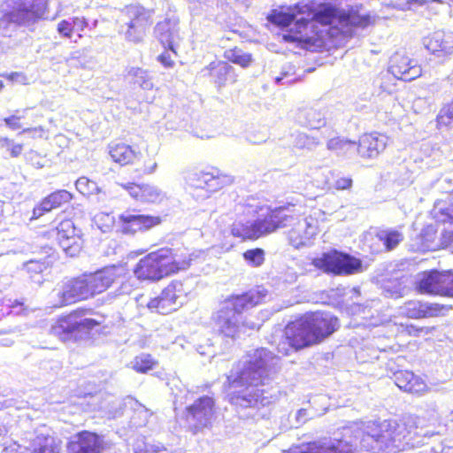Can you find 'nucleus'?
<instances>
[{"label":"nucleus","mask_w":453,"mask_h":453,"mask_svg":"<svg viewBox=\"0 0 453 453\" xmlns=\"http://www.w3.org/2000/svg\"><path fill=\"white\" fill-rule=\"evenodd\" d=\"M280 358L265 348L257 349L231 371L227 380L235 389L231 403L242 408H255L270 404L272 395L265 387L279 371Z\"/></svg>","instance_id":"1"},{"label":"nucleus","mask_w":453,"mask_h":453,"mask_svg":"<svg viewBox=\"0 0 453 453\" xmlns=\"http://www.w3.org/2000/svg\"><path fill=\"white\" fill-rule=\"evenodd\" d=\"M287 226H291L288 237L296 249L308 246L318 233L317 219L297 213L294 205L270 209L264 218L253 221L235 222L232 225L231 233L242 239H257Z\"/></svg>","instance_id":"2"},{"label":"nucleus","mask_w":453,"mask_h":453,"mask_svg":"<svg viewBox=\"0 0 453 453\" xmlns=\"http://www.w3.org/2000/svg\"><path fill=\"white\" fill-rule=\"evenodd\" d=\"M339 327L338 319L329 312L306 313L290 322L285 328L282 340L277 346L278 353L288 356L331 335Z\"/></svg>","instance_id":"3"},{"label":"nucleus","mask_w":453,"mask_h":453,"mask_svg":"<svg viewBox=\"0 0 453 453\" xmlns=\"http://www.w3.org/2000/svg\"><path fill=\"white\" fill-rule=\"evenodd\" d=\"M119 269L106 267L94 273H85L58 284L50 294L52 307L60 308L105 291L119 279Z\"/></svg>","instance_id":"4"},{"label":"nucleus","mask_w":453,"mask_h":453,"mask_svg":"<svg viewBox=\"0 0 453 453\" xmlns=\"http://www.w3.org/2000/svg\"><path fill=\"white\" fill-rule=\"evenodd\" d=\"M45 10V0H5L0 6V35H11L17 27L34 26Z\"/></svg>","instance_id":"5"},{"label":"nucleus","mask_w":453,"mask_h":453,"mask_svg":"<svg viewBox=\"0 0 453 453\" xmlns=\"http://www.w3.org/2000/svg\"><path fill=\"white\" fill-rule=\"evenodd\" d=\"M404 427L395 420H384L368 426L360 444L373 453H399L405 449Z\"/></svg>","instance_id":"6"},{"label":"nucleus","mask_w":453,"mask_h":453,"mask_svg":"<svg viewBox=\"0 0 453 453\" xmlns=\"http://www.w3.org/2000/svg\"><path fill=\"white\" fill-rule=\"evenodd\" d=\"M337 11L335 8L325 5L318 12L311 10L307 4H297L288 8V12H273L269 20L281 27H290V31H296L302 34L309 22L316 19L326 25L332 24L336 18Z\"/></svg>","instance_id":"7"},{"label":"nucleus","mask_w":453,"mask_h":453,"mask_svg":"<svg viewBox=\"0 0 453 453\" xmlns=\"http://www.w3.org/2000/svg\"><path fill=\"white\" fill-rule=\"evenodd\" d=\"M188 266V262L175 261L170 250L160 249L141 258L134 269V273L138 280L157 281Z\"/></svg>","instance_id":"8"},{"label":"nucleus","mask_w":453,"mask_h":453,"mask_svg":"<svg viewBox=\"0 0 453 453\" xmlns=\"http://www.w3.org/2000/svg\"><path fill=\"white\" fill-rule=\"evenodd\" d=\"M312 265L326 273L335 275H349L363 271V264L359 258L335 250L314 258Z\"/></svg>","instance_id":"9"},{"label":"nucleus","mask_w":453,"mask_h":453,"mask_svg":"<svg viewBox=\"0 0 453 453\" xmlns=\"http://www.w3.org/2000/svg\"><path fill=\"white\" fill-rule=\"evenodd\" d=\"M152 12L141 5H129L121 11L120 21L125 38L133 42L142 41L147 28L152 24Z\"/></svg>","instance_id":"10"},{"label":"nucleus","mask_w":453,"mask_h":453,"mask_svg":"<svg viewBox=\"0 0 453 453\" xmlns=\"http://www.w3.org/2000/svg\"><path fill=\"white\" fill-rule=\"evenodd\" d=\"M87 311H74L69 315L62 317L51 326L50 334L58 337L61 341L76 340L79 334L87 333L100 324L99 321L90 318H85Z\"/></svg>","instance_id":"11"},{"label":"nucleus","mask_w":453,"mask_h":453,"mask_svg":"<svg viewBox=\"0 0 453 453\" xmlns=\"http://www.w3.org/2000/svg\"><path fill=\"white\" fill-rule=\"evenodd\" d=\"M415 284L421 294L453 297V271H425L417 275Z\"/></svg>","instance_id":"12"},{"label":"nucleus","mask_w":453,"mask_h":453,"mask_svg":"<svg viewBox=\"0 0 453 453\" xmlns=\"http://www.w3.org/2000/svg\"><path fill=\"white\" fill-rule=\"evenodd\" d=\"M215 414L214 399L208 395L197 398L186 408V420L189 427L195 431L211 426Z\"/></svg>","instance_id":"13"},{"label":"nucleus","mask_w":453,"mask_h":453,"mask_svg":"<svg viewBox=\"0 0 453 453\" xmlns=\"http://www.w3.org/2000/svg\"><path fill=\"white\" fill-rule=\"evenodd\" d=\"M213 320L217 331L224 337L230 339L238 337L247 326L244 322L241 321V317L227 310V306L221 304L219 310L214 314ZM248 327L254 329L255 324L251 323Z\"/></svg>","instance_id":"14"},{"label":"nucleus","mask_w":453,"mask_h":453,"mask_svg":"<svg viewBox=\"0 0 453 453\" xmlns=\"http://www.w3.org/2000/svg\"><path fill=\"white\" fill-rule=\"evenodd\" d=\"M80 230H77L71 219L62 220L58 226L52 230V234L63 250L70 257L75 256L81 249L82 241L80 236Z\"/></svg>","instance_id":"15"},{"label":"nucleus","mask_w":453,"mask_h":453,"mask_svg":"<svg viewBox=\"0 0 453 453\" xmlns=\"http://www.w3.org/2000/svg\"><path fill=\"white\" fill-rule=\"evenodd\" d=\"M389 73L398 80L411 81L421 75L422 69L416 60L411 59L404 54L395 52L390 58L388 73L384 76L388 77Z\"/></svg>","instance_id":"16"},{"label":"nucleus","mask_w":453,"mask_h":453,"mask_svg":"<svg viewBox=\"0 0 453 453\" xmlns=\"http://www.w3.org/2000/svg\"><path fill=\"white\" fill-rule=\"evenodd\" d=\"M119 220L121 224V231L126 234L147 231L161 223L160 217L140 214L134 210L124 211L119 216Z\"/></svg>","instance_id":"17"},{"label":"nucleus","mask_w":453,"mask_h":453,"mask_svg":"<svg viewBox=\"0 0 453 453\" xmlns=\"http://www.w3.org/2000/svg\"><path fill=\"white\" fill-rule=\"evenodd\" d=\"M155 36L164 46L174 55L180 42L179 20L176 18H165L157 23L154 28Z\"/></svg>","instance_id":"18"},{"label":"nucleus","mask_w":453,"mask_h":453,"mask_svg":"<svg viewBox=\"0 0 453 453\" xmlns=\"http://www.w3.org/2000/svg\"><path fill=\"white\" fill-rule=\"evenodd\" d=\"M265 296V289H251L241 295H233L227 297L221 303V305L227 306V310L241 317L242 312L259 304Z\"/></svg>","instance_id":"19"},{"label":"nucleus","mask_w":453,"mask_h":453,"mask_svg":"<svg viewBox=\"0 0 453 453\" xmlns=\"http://www.w3.org/2000/svg\"><path fill=\"white\" fill-rule=\"evenodd\" d=\"M231 182L226 175H219L218 173L195 171L187 176V183L194 188L205 189L207 192H215Z\"/></svg>","instance_id":"20"},{"label":"nucleus","mask_w":453,"mask_h":453,"mask_svg":"<svg viewBox=\"0 0 453 453\" xmlns=\"http://www.w3.org/2000/svg\"><path fill=\"white\" fill-rule=\"evenodd\" d=\"M451 309V305L412 300L404 303L402 307V313L408 318L421 319L444 315Z\"/></svg>","instance_id":"21"},{"label":"nucleus","mask_w":453,"mask_h":453,"mask_svg":"<svg viewBox=\"0 0 453 453\" xmlns=\"http://www.w3.org/2000/svg\"><path fill=\"white\" fill-rule=\"evenodd\" d=\"M119 185L127 191L132 198L142 203H161L166 197L165 193L154 185L134 182L120 183Z\"/></svg>","instance_id":"22"},{"label":"nucleus","mask_w":453,"mask_h":453,"mask_svg":"<svg viewBox=\"0 0 453 453\" xmlns=\"http://www.w3.org/2000/svg\"><path fill=\"white\" fill-rule=\"evenodd\" d=\"M424 46L431 53L447 56L453 53V33L438 30L426 36L423 40Z\"/></svg>","instance_id":"23"},{"label":"nucleus","mask_w":453,"mask_h":453,"mask_svg":"<svg viewBox=\"0 0 453 453\" xmlns=\"http://www.w3.org/2000/svg\"><path fill=\"white\" fill-rule=\"evenodd\" d=\"M203 77H210L211 81L219 88L226 86L235 81L234 68L225 61H213L200 72Z\"/></svg>","instance_id":"24"},{"label":"nucleus","mask_w":453,"mask_h":453,"mask_svg":"<svg viewBox=\"0 0 453 453\" xmlns=\"http://www.w3.org/2000/svg\"><path fill=\"white\" fill-rule=\"evenodd\" d=\"M388 140V137L382 134H365L360 137L357 151L362 157H376L385 150Z\"/></svg>","instance_id":"25"},{"label":"nucleus","mask_w":453,"mask_h":453,"mask_svg":"<svg viewBox=\"0 0 453 453\" xmlns=\"http://www.w3.org/2000/svg\"><path fill=\"white\" fill-rule=\"evenodd\" d=\"M102 440L100 437L88 431H83L77 435L76 441H72L68 445L69 453H101Z\"/></svg>","instance_id":"26"},{"label":"nucleus","mask_w":453,"mask_h":453,"mask_svg":"<svg viewBox=\"0 0 453 453\" xmlns=\"http://www.w3.org/2000/svg\"><path fill=\"white\" fill-rule=\"evenodd\" d=\"M394 376L396 386L407 393L422 395L428 389L425 380L411 371H398Z\"/></svg>","instance_id":"27"},{"label":"nucleus","mask_w":453,"mask_h":453,"mask_svg":"<svg viewBox=\"0 0 453 453\" xmlns=\"http://www.w3.org/2000/svg\"><path fill=\"white\" fill-rule=\"evenodd\" d=\"M334 130L326 127L321 131L324 140H327L326 148L328 150L335 152L338 156L351 157L357 151V143L353 141L334 136Z\"/></svg>","instance_id":"28"},{"label":"nucleus","mask_w":453,"mask_h":453,"mask_svg":"<svg viewBox=\"0 0 453 453\" xmlns=\"http://www.w3.org/2000/svg\"><path fill=\"white\" fill-rule=\"evenodd\" d=\"M72 198V194L65 189H60L50 194L40 204L34 208L32 219L40 218L44 213L61 206L63 203L70 202Z\"/></svg>","instance_id":"29"},{"label":"nucleus","mask_w":453,"mask_h":453,"mask_svg":"<svg viewBox=\"0 0 453 453\" xmlns=\"http://www.w3.org/2000/svg\"><path fill=\"white\" fill-rule=\"evenodd\" d=\"M352 447L347 442L337 441L329 444L317 443L292 449L290 453H352Z\"/></svg>","instance_id":"30"},{"label":"nucleus","mask_w":453,"mask_h":453,"mask_svg":"<svg viewBox=\"0 0 453 453\" xmlns=\"http://www.w3.org/2000/svg\"><path fill=\"white\" fill-rule=\"evenodd\" d=\"M32 453H60L61 441L50 436L38 434L31 442Z\"/></svg>","instance_id":"31"},{"label":"nucleus","mask_w":453,"mask_h":453,"mask_svg":"<svg viewBox=\"0 0 453 453\" xmlns=\"http://www.w3.org/2000/svg\"><path fill=\"white\" fill-rule=\"evenodd\" d=\"M298 120L302 125L311 129H319L320 127L326 128L324 114L313 108L305 109L300 111Z\"/></svg>","instance_id":"32"},{"label":"nucleus","mask_w":453,"mask_h":453,"mask_svg":"<svg viewBox=\"0 0 453 453\" xmlns=\"http://www.w3.org/2000/svg\"><path fill=\"white\" fill-rule=\"evenodd\" d=\"M109 148L112 160L121 165L132 163L137 155L131 146L124 143L111 145Z\"/></svg>","instance_id":"33"},{"label":"nucleus","mask_w":453,"mask_h":453,"mask_svg":"<svg viewBox=\"0 0 453 453\" xmlns=\"http://www.w3.org/2000/svg\"><path fill=\"white\" fill-rule=\"evenodd\" d=\"M130 83L137 85L142 89L150 90L153 88L152 78L147 70L139 67H131L127 75Z\"/></svg>","instance_id":"34"},{"label":"nucleus","mask_w":453,"mask_h":453,"mask_svg":"<svg viewBox=\"0 0 453 453\" xmlns=\"http://www.w3.org/2000/svg\"><path fill=\"white\" fill-rule=\"evenodd\" d=\"M437 220L443 224H449L441 233V243L443 245H453V205L442 210L441 215L437 216Z\"/></svg>","instance_id":"35"},{"label":"nucleus","mask_w":453,"mask_h":453,"mask_svg":"<svg viewBox=\"0 0 453 453\" xmlns=\"http://www.w3.org/2000/svg\"><path fill=\"white\" fill-rule=\"evenodd\" d=\"M161 294L178 308L186 301L183 284L178 280L171 282Z\"/></svg>","instance_id":"36"},{"label":"nucleus","mask_w":453,"mask_h":453,"mask_svg":"<svg viewBox=\"0 0 453 453\" xmlns=\"http://www.w3.org/2000/svg\"><path fill=\"white\" fill-rule=\"evenodd\" d=\"M321 134L319 136L311 135L306 133H297L294 135V146L297 149L314 150L322 142Z\"/></svg>","instance_id":"37"},{"label":"nucleus","mask_w":453,"mask_h":453,"mask_svg":"<svg viewBox=\"0 0 453 453\" xmlns=\"http://www.w3.org/2000/svg\"><path fill=\"white\" fill-rule=\"evenodd\" d=\"M378 239L383 242L386 250L390 251L396 248V246L403 242V234L395 229L380 230L377 234Z\"/></svg>","instance_id":"38"},{"label":"nucleus","mask_w":453,"mask_h":453,"mask_svg":"<svg viewBox=\"0 0 453 453\" xmlns=\"http://www.w3.org/2000/svg\"><path fill=\"white\" fill-rule=\"evenodd\" d=\"M147 306L150 311L160 314H168L178 309V307L172 303L169 299L162 294L159 296L151 299L148 303Z\"/></svg>","instance_id":"39"},{"label":"nucleus","mask_w":453,"mask_h":453,"mask_svg":"<svg viewBox=\"0 0 453 453\" xmlns=\"http://www.w3.org/2000/svg\"><path fill=\"white\" fill-rule=\"evenodd\" d=\"M225 58L236 65L247 67L252 61L250 54L243 52L242 50L234 48L225 51Z\"/></svg>","instance_id":"40"},{"label":"nucleus","mask_w":453,"mask_h":453,"mask_svg":"<svg viewBox=\"0 0 453 453\" xmlns=\"http://www.w3.org/2000/svg\"><path fill=\"white\" fill-rule=\"evenodd\" d=\"M436 126L438 128H453V100L440 110L436 117Z\"/></svg>","instance_id":"41"},{"label":"nucleus","mask_w":453,"mask_h":453,"mask_svg":"<svg viewBox=\"0 0 453 453\" xmlns=\"http://www.w3.org/2000/svg\"><path fill=\"white\" fill-rule=\"evenodd\" d=\"M76 189L83 196L98 195L101 193V188L94 180L88 179L85 176L80 177L75 182Z\"/></svg>","instance_id":"42"},{"label":"nucleus","mask_w":453,"mask_h":453,"mask_svg":"<svg viewBox=\"0 0 453 453\" xmlns=\"http://www.w3.org/2000/svg\"><path fill=\"white\" fill-rule=\"evenodd\" d=\"M132 367L138 372L145 373L150 370H152L156 365L150 355L141 354L134 357L132 361Z\"/></svg>","instance_id":"43"},{"label":"nucleus","mask_w":453,"mask_h":453,"mask_svg":"<svg viewBox=\"0 0 453 453\" xmlns=\"http://www.w3.org/2000/svg\"><path fill=\"white\" fill-rule=\"evenodd\" d=\"M242 256L245 262L252 267H259L265 262V250L260 248L248 250Z\"/></svg>","instance_id":"44"},{"label":"nucleus","mask_w":453,"mask_h":453,"mask_svg":"<svg viewBox=\"0 0 453 453\" xmlns=\"http://www.w3.org/2000/svg\"><path fill=\"white\" fill-rule=\"evenodd\" d=\"M0 150H4L12 157H18L23 151V145L7 137H0Z\"/></svg>","instance_id":"45"},{"label":"nucleus","mask_w":453,"mask_h":453,"mask_svg":"<svg viewBox=\"0 0 453 453\" xmlns=\"http://www.w3.org/2000/svg\"><path fill=\"white\" fill-rule=\"evenodd\" d=\"M348 22L356 27L365 28L371 23L369 15H351L349 17Z\"/></svg>","instance_id":"46"},{"label":"nucleus","mask_w":453,"mask_h":453,"mask_svg":"<svg viewBox=\"0 0 453 453\" xmlns=\"http://www.w3.org/2000/svg\"><path fill=\"white\" fill-rule=\"evenodd\" d=\"M151 415L149 410L142 408L135 411V416L133 417L132 422L136 426H146L148 418Z\"/></svg>","instance_id":"47"},{"label":"nucleus","mask_w":453,"mask_h":453,"mask_svg":"<svg viewBox=\"0 0 453 453\" xmlns=\"http://www.w3.org/2000/svg\"><path fill=\"white\" fill-rule=\"evenodd\" d=\"M58 33L65 38H72L73 28H72L71 19L61 20L57 27Z\"/></svg>","instance_id":"48"},{"label":"nucleus","mask_w":453,"mask_h":453,"mask_svg":"<svg viewBox=\"0 0 453 453\" xmlns=\"http://www.w3.org/2000/svg\"><path fill=\"white\" fill-rule=\"evenodd\" d=\"M353 180L349 176H337L333 187L337 190H348L352 187Z\"/></svg>","instance_id":"49"},{"label":"nucleus","mask_w":453,"mask_h":453,"mask_svg":"<svg viewBox=\"0 0 453 453\" xmlns=\"http://www.w3.org/2000/svg\"><path fill=\"white\" fill-rule=\"evenodd\" d=\"M73 32H82L88 27V21L83 17H73L71 19Z\"/></svg>","instance_id":"50"},{"label":"nucleus","mask_w":453,"mask_h":453,"mask_svg":"<svg viewBox=\"0 0 453 453\" xmlns=\"http://www.w3.org/2000/svg\"><path fill=\"white\" fill-rule=\"evenodd\" d=\"M313 417L314 415L310 413L309 410L302 408L298 410L296 413V424L302 425L304 424L308 419L312 418Z\"/></svg>","instance_id":"51"},{"label":"nucleus","mask_w":453,"mask_h":453,"mask_svg":"<svg viewBox=\"0 0 453 453\" xmlns=\"http://www.w3.org/2000/svg\"><path fill=\"white\" fill-rule=\"evenodd\" d=\"M268 138L265 133L259 132L258 134L250 133L247 135V140L252 144H261Z\"/></svg>","instance_id":"52"},{"label":"nucleus","mask_w":453,"mask_h":453,"mask_svg":"<svg viewBox=\"0 0 453 453\" xmlns=\"http://www.w3.org/2000/svg\"><path fill=\"white\" fill-rule=\"evenodd\" d=\"M21 118V116L12 115L10 117L5 118L4 121L9 128L12 130H17L21 127V124L19 122Z\"/></svg>","instance_id":"53"},{"label":"nucleus","mask_w":453,"mask_h":453,"mask_svg":"<svg viewBox=\"0 0 453 453\" xmlns=\"http://www.w3.org/2000/svg\"><path fill=\"white\" fill-rule=\"evenodd\" d=\"M25 266L28 272L42 273L44 268V263L40 261L30 260L25 264Z\"/></svg>","instance_id":"54"},{"label":"nucleus","mask_w":453,"mask_h":453,"mask_svg":"<svg viewBox=\"0 0 453 453\" xmlns=\"http://www.w3.org/2000/svg\"><path fill=\"white\" fill-rule=\"evenodd\" d=\"M157 60L166 68H171L174 65V61L172 59L171 54L168 50L160 54L157 57Z\"/></svg>","instance_id":"55"},{"label":"nucleus","mask_w":453,"mask_h":453,"mask_svg":"<svg viewBox=\"0 0 453 453\" xmlns=\"http://www.w3.org/2000/svg\"><path fill=\"white\" fill-rule=\"evenodd\" d=\"M112 404L114 405L112 407V410H110L109 411V413L110 415L112 417V418H117L120 415H122V410H123V403L121 400H119V399H115L113 402H112Z\"/></svg>","instance_id":"56"},{"label":"nucleus","mask_w":453,"mask_h":453,"mask_svg":"<svg viewBox=\"0 0 453 453\" xmlns=\"http://www.w3.org/2000/svg\"><path fill=\"white\" fill-rule=\"evenodd\" d=\"M385 296L391 298H398L402 296L401 288L399 287H393L390 285L384 286Z\"/></svg>","instance_id":"57"},{"label":"nucleus","mask_w":453,"mask_h":453,"mask_svg":"<svg viewBox=\"0 0 453 453\" xmlns=\"http://www.w3.org/2000/svg\"><path fill=\"white\" fill-rule=\"evenodd\" d=\"M96 219H98V220H105L107 222L105 225V228H103V226H99L104 232L108 231L114 223V217L110 214L102 213L97 215Z\"/></svg>","instance_id":"58"},{"label":"nucleus","mask_w":453,"mask_h":453,"mask_svg":"<svg viewBox=\"0 0 453 453\" xmlns=\"http://www.w3.org/2000/svg\"><path fill=\"white\" fill-rule=\"evenodd\" d=\"M157 167V162L154 159H150L148 162H145L142 172L145 174H151L156 171Z\"/></svg>","instance_id":"59"},{"label":"nucleus","mask_w":453,"mask_h":453,"mask_svg":"<svg viewBox=\"0 0 453 453\" xmlns=\"http://www.w3.org/2000/svg\"><path fill=\"white\" fill-rule=\"evenodd\" d=\"M1 76L4 77L12 81H21L25 80V76L21 73H18V72L2 74Z\"/></svg>","instance_id":"60"},{"label":"nucleus","mask_w":453,"mask_h":453,"mask_svg":"<svg viewBox=\"0 0 453 453\" xmlns=\"http://www.w3.org/2000/svg\"><path fill=\"white\" fill-rule=\"evenodd\" d=\"M288 75H289V72H288V71H283V72L281 73V75H280V76H279V77H276V78H275V82H276L277 84H281V83H282V84H284V83L291 84V83L294 81V80H290V81H287L286 82H282V81H283L286 77H288Z\"/></svg>","instance_id":"61"},{"label":"nucleus","mask_w":453,"mask_h":453,"mask_svg":"<svg viewBox=\"0 0 453 453\" xmlns=\"http://www.w3.org/2000/svg\"><path fill=\"white\" fill-rule=\"evenodd\" d=\"M190 3L193 4H199L200 5H209L212 0H188Z\"/></svg>","instance_id":"62"},{"label":"nucleus","mask_w":453,"mask_h":453,"mask_svg":"<svg viewBox=\"0 0 453 453\" xmlns=\"http://www.w3.org/2000/svg\"><path fill=\"white\" fill-rule=\"evenodd\" d=\"M427 3V0H409L408 4L411 6L414 4L424 5Z\"/></svg>","instance_id":"63"},{"label":"nucleus","mask_w":453,"mask_h":453,"mask_svg":"<svg viewBox=\"0 0 453 453\" xmlns=\"http://www.w3.org/2000/svg\"><path fill=\"white\" fill-rule=\"evenodd\" d=\"M0 344L3 346H11L12 344V341L8 339H4L0 342Z\"/></svg>","instance_id":"64"}]
</instances>
